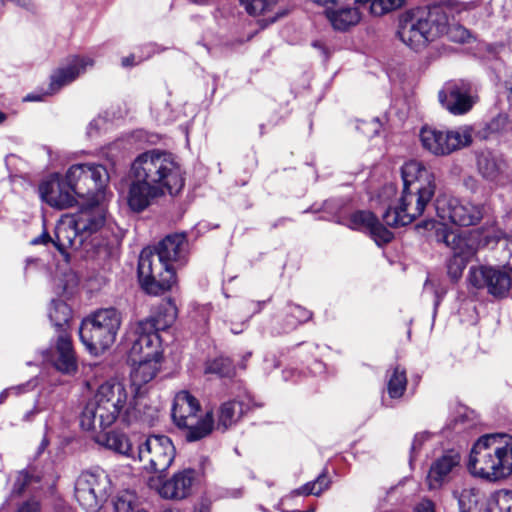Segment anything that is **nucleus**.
Here are the masks:
<instances>
[{
	"label": "nucleus",
	"mask_w": 512,
	"mask_h": 512,
	"mask_svg": "<svg viewBox=\"0 0 512 512\" xmlns=\"http://www.w3.org/2000/svg\"><path fill=\"white\" fill-rule=\"evenodd\" d=\"M128 207L140 213L157 203L166 192L174 196L184 187L181 166L168 152L152 149L138 155L131 165Z\"/></svg>",
	"instance_id": "1"
},
{
	"label": "nucleus",
	"mask_w": 512,
	"mask_h": 512,
	"mask_svg": "<svg viewBox=\"0 0 512 512\" xmlns=\"http://www.w3.org/2000/svg\"><path fill=\"white\" fill-rule=\"evenodd\" d=\"M401 176L402 193L383 214V221L390 227L408 225L421 216L436 191L434 173L420 161L406 162Z\"/></svg>",
	"instance_id": "2"
},
{
	"label": "nucleus",
	"mask_w": 512,
	"mask_h": 512,
	"mask_svg": "<svg viewBox=\"0 0 512 512\" xmlns=\"http://www.w3.org/2000/svg\"><path fill=\"white\" fill-rule=\"evenodd\" d=\"M188 244L184 234L167 235L154 248H144L138 261L141 288L155 284L157 288H172L179 284L177 269L187 262Z\"/></svg>",
	"instance_id": "3"
},
{
	"label": "nucleus",
	"mask_w": 512,
	"mask_h": 512,
	"mask_svg": "<svg viewBox=\"0 0 512 512\" xmlns=\"http://www.w3.org/2000/svg\"><path fill=\"white\" fill-rule=\"evenodd\" d=\"M469 473L488 482L512 475V436L502 433L482 435L473 444L467 462Z\"/></svg>",
	"instance_id": "4"
},
{
	"label": "nucleus",
	"mask_w": 512,
	"mask_h": 512,
	"mask_svg": "<svg viewBox=\"0 0 512 512\" xmlns=\"http://www.w3.org/2000/svg\"><path fill=\"white\" fill-rule=\"evenodd\" d=\"M96 206L90 202L82 206L75 214L65 215L55 228L53 244L68 260V248L80 249L84 257L94 259L96 256Z\"/></svg>",
	"instance_id": "5"
},
{
	"label": "nucleus",
	"mask_w": 512,
	"mask_h": 512,
	"mask_svg": "<svg viewBox=\"0 0 512 512\" xmlns=\"http://www.w3.org/2000/svg\"><path fill=\"white\" fill-rule=\"evenodd\" d=\"M444 19L438 3L430 5L427 10L407 11L400 18L398 36L412 50L421 51L441 38Z\"/></svg>",
	"instance_id": "6"
},
{
	"label": "nucleus",
	"mask_w": 512,
	"mask_h": 512,
	"mask_svg": "<svg viewBox=\"0 0 512 512\" xmlns=\"http://www.w3.org/2000/svg\"><path fill=\"white\" fill-rule=\"evenodd\" d=\"M200 412V403L190 392L183 390L175 395L172 419L179 429L186 430L185 439L188 442L199 441L213 430V413L208 411L199 415Z\"/></svg>",
	"instance_id": "7"
},
{
	"label": "nucleus",
	"mask_w": 512,
	"mask_h": 512,
	"mask_svg": "<svg viewBox=\"0 0 512 512\" xmlns=\"http://www.w3.org/2000/svg\"><path fill=\"white\" fill-rule=\"evenodd\" d=\"M127 391L118 379H110L98 387V411L101 425L110 426L116 419L130 425L139 417V411L132 401L127 402Z\"/></svg>",
	"instance_id": "8"
},
{
	"label": "nucleus",
	"mask_w": 512,
	"mask_h": 512,
	"mask_svg": "<svg viewBox=\"0 0 512 512\" xmlns=\"http://www.w3.org/2000/svg\"><path fill=\"white\" fill-rule=\"evenodd\" d=\"M100 168L101 166L98 165V186L108 182L109 179L107 170L102 168L105 174L103 177ZM100 198L107 200V193L98 187V202ZM122 238V230L106 216L104 208L98 203V258L103 257L105 260L103 269H111L113 263L118 260Z\"/></svg>",
	"instance_id": "9"
},
{
	"label": "nucleus",
	"mask_w": 512,
	"mask_h": 512,
	"mask_svg": "<svg viewBox=\"0 0 512 512\" xmlns=\"http://www.w3.org/2000/svg\"><path fill=\"white\" fill-rule=\"evenodd\" d=\"M422 147L435 156H446L472 143V129L461 126L452 130H439L425 126L420 130Z\"/></svg>",
	"instance_id": "10"
},
{
	"label": "nucleus",
	"mask_w": 512,
	"mask_h": 512,
	"mask_svg": "<svg viewBox=\"0 0 512 512\" xmlns=\"http://www.w3.org/2000/svg\"><path fill=\"white\" fill-rule=\"evenodd\" d=\"M357 7H343L339 9L328 8L327 18L336 30H346L357 24L361 18L362 11L371 15L381 16L404 5V0H355Z\"/></svg>",
	"instance_id": "11"
},
{
	"label": "nucleus",
	"mask_w": 512,
	"mask_h": 512,
	"mask_svg": "<svg viewBox=\"0 0 512 512\" xmlns=\"http://www.w3.org/2000/svg\"><path fill=\"white\" fill-rule=\"evenodd\" d=\"M435 210L444 224L451 223L463 227L478 224L484 215L482 204L447 195L436 199Z\"/></svg>",
	"instance_id": "12"
},
{
	"label": "nucleus",
	"mask_w": 512,
	"mask_h": 512,
	"mask_svg": "<svg viewBox=\"0 0 512 512\" xmlns=\"http://www.w3.org/2000/svg\"><path fill=\"white\" fill-rule=\"evenodd\" d=\"M175 458V447L168 436L150 435L139 445L137 459L149 472H164Z\"/></svg>",
	"instance_id": "13"
},
{
	"label": "nucleus",
	"mask_w": 512,
	"mask_h": 512,
	"mask_svg": "<svg viewBox=\"0 0 512 512\" xmlns=\"http://www.w3.org/2000/svg\"><path fill=\"white\" fill-rule=\"evenodd\" d=\"M206 464H209V460L203 457L200 462V471L185 468L174 473L169 479L159 481L158 485H155L154 480L151 479L150 485L155 487L158 494L164 499L177 501L186 499L192 494L199 476L204 474Z\"/></svg>",
	"instance_id": "14"
},
{
	"label": "nucleus",
	"mask_w": 512,
	"mask_h": 512,
	"mask_svg": "<svg viewBox=\"0 0 512 512\" xmlns=\"http://www.w3.org/2000/svg\"><path fill=\"white\" fill-rule=\"evenodd\" d=\"M441 105L453 115L469 112L477 101L470 83L459 80L447 82L438 93Z\"/></svg>",
	"instance_id": "15"
},
{
	"label": "nucleus",
	"mask_w": 512,
	"mask_h": 512,
	"mask_svg": "<svg viewBox=\"0 0 512 512\" xmlns=\"http://www.w3.org/2000/svg\"><path fill=\"white\" fill-rule=\"evenodd\" d=\"M42 201L57 209H66L74 205L75 192L69 183L58 174L52 175L39 185Z\"/></svg>",
	"instance_id": "16"
},
{
	"label": "nucleus",
	"mask_w": 512,
	"mask_h": 512,
	"mask_svg": "<svg viewBox=\"0 0 512 512\" xmlns=\"http://www.w3.org/2000/svg\"><path fill=\"white\" fill-rule=\"evenodd\" d=\"M468 281L473 288H510L512 272L502 266H472L469 269Z\"/></svg>",
	"instance_id": "17"
},
{
	"label": "nucleus",
	"mask_w": 512,
	"mask_h": 512,
	"mask_svg": "<svg viewBox=\"0 0 512 512\" xmlns=\"http://www.w3.org/2000/svg\"><path fill=\"white\" fill-rule=\"evenodd\" d=\"M461 455L455 450H448L436 458L428 471L426 482L430 490H438L448 483L459 469Z\"/></svg>",
	"instance_id": "18"
},
{
	"label": "nucleus",
	"mask_w": 512,
	"mask_h": 512,
	"mask_svg": "<svg viewBox=\"0 0 512 512\" xmlns=\"http://www.w3.org/2000/svg\"><path fill=\"white\" fill-rule=\"evenodd\" d=\"M197 4H209L214 0H193ZM247 13L253 17H262L259 20L261 28L274 23L287 14L285 7L277 0H240Z\"/></svg>",
	"instance_id": "19"
},
{
	"label": "nucleus",
	"mask_w": 512,
	"mask_h": 512,
	"mask_svg": "<svg viewBox=\"0 0 512 512\" xmlns=\"http://www.w3.org/2000/svg\"><path fill=\"white\" fill-rule=\"evenodd\" d=\"M135 336L128 353V361L162 357L161 339L157 333L151 332L148 329H141V324L138 323Z\"/></svg>",
	"instance_id": "20"
},
{
	"label": "nucleus",
	"mask_w": 512,
	"mask_h": 512,
	"mask_svg": "<svg viewBox=\"0 0 512 512\" xmlns=\"http://www.w3.org/2000/svg\"><path fill=\"white\" fill-rule=\"evenodd\" d=\"M44 357L63 374H72L77 370L76 358L69 333L59 334L55 351L46 350Z\"/></svg>",
	"instance_id": "21"
},
{
	"label": "nucleus",
	"mask_w": 512,
	"mask_h": 512,
	"mask_svg": "<svg viewBox=\"0 0 512 512\" xmlns=\"http://www.w3.org/2000/svg\"><path fill=\"white\" fill-rule=\"evenodd\" d=\"M345 225L354 230L366 231L380 243H388L393 234L385 228L370 211L359 210L353 212L346 220Z\"/></svg>",
	"instance_id": "22"
},
{
	"label": "nucleus",
	"mask_w": 512,
	"mask_h": 512,
	"mask_svg": "<svg viewBox=\"0 0 512 512\" xmlns=\"http://www.w3.org/2000/svg\"><path fill=\"white\" fill-rule=\"evenodd\" d=\"M94 62L91 58L73 56L68 61L58 67L51 75L50 90L54 93L62 87L70 84L78 78L86 69L92 68Z\"/></svg>",
	"instance_id": "23"
},
{
	"label": "nucleus",
	"mask_w": 512,
	"mask_h": 512,
	"mask_svg": "<svg viewBox=\"0 0 512 512\" xmlns=\"http://www.w3.org/2000/svg\"><path fill=\"white\" fill-rule=\"evenodd\" d=\"M444 242L453 250V258L449 261L447 269L452 281H456L461 277L466 262L474 255L475 250L467 244L465 238L452 232L444 235Z\"/></svg>",
	"instance_id": "24"
},
{
	"label": "nucleus",
	"mask_w": 512,
	"mask_h": 512,
	"mask_svg": "<svg viewBox=\"0 0 512 512\" xmlns=\"http://www.w3.org/2000/svg\"><path fill=\"white\" fill-rule=\"evenodd\" d=\"M438 6L441 8L445 18V27L441 33V38L447 37L448 40L456 43L468 42L471 37L469 30L454 22V17L462 11L463 4L457 0H444L438 2Z\"/></svg>",
	"instance_id": "25"
},
{
	"label": "nucleus",
	"mask_w": 512,
	"mask_h": 512,
	"mask_svg": "<svg viewBox=\"0 0 512 512\" xmlns=\"http://www.w3.org/2000/svg\"><path fill=\"white\" fill-rule=\"evenodd\" d=\"M121 325V315L115 308L98 310V345L104 351L113 346Z\"/></svg>",
	"instance_id": "26"
},
{
	"label": "nucleus",
	"mask_w": 512,
	"mask_h": 512,
	"mask_svg": "<svg viewBox=\"0 0 512 512\" xmlns=\"http://www.w3.org/2000/svg\"><path fill=\"white\" fill-rule=\"evenodd\" d=\"M72 290H62V293L53 298L48 308V317L59 334L68 333L72 320L73 310L67 301L72 296Z\"/></svg>",
	"instance_id": "27"
},
{
	"label": "nucleus",
	"mask_w": 512,
	"mask_h": 512,
	"mask_svg": "<svg viewBox=\"0 0 512 512\" xmlns=\"http://www.w3.org/2000/svg\"><path fill=\"white\" fill-rule=\"evenodd\" d=\"M77 195L88 193L96 187V165L84 163L72 165L64 178Z\"/></svg>",
	"instance_id": "28"
},
{
	"label": "nucleus",
	"mask_w": 512,
	"mask_h": 512,
	"mask_svg": "<svg viewBox=\"0 0 512 512\" xmlns=\"http://www.w3.org/2000/svg\"><path fill=\"white\" fill-rule=\"evenodd\" d=\"M176 317V305L170 299H167L161 301L148 318L138 323L141 324V329H148L158 334L159 331L169 328L175 322Z\"/></svg>",
	"instance_id": "29"
},
{
	"label": "nucleus",
	"mask_w": 512,
	"mask_h": 512,
	"mask_svg": "<svg viewBox=\"0 0 512 512\" xmlns=\"http://www.w3.org/2000/svg\"><path fill=\"white\" fill-rule=\"evenodd\" d=\"M162 360L163 356L128 361L131 365V385L136 391L156 377L161 369Z\"/></svg>",
	"instance_id": "30"
},
{
	"label": "nucleus",
	"mask_w": 512,
	"mask_h": 512,
	"mask_svg": "<svg viewBox=\"0 0 512 512\" xmlns=\"http://www.w3.org/2000/svg\"><path fill=\"white\" fill-rule=\"evenodd\" d=\"M311 318V311L300 305L289 304L275 319L273 329L277 334L288 333L296 329L299 325L309 321Z\"/></svg>",
	"instance_id": "31"
},
{
	"label": "nucleus",
	"mask_w": 512,
	"mask_h": 512,
	"mask_svg": "<svg viewBox=\"0 0 512 512\" xmlns=\"http://www.w3.org/2000/svg\"><path fill=\"white\" fill-rule=\"evenodd\" d=\"M98 445L103 446L116 454L128 458H135L130 439L123 432L116 430L101 432L98 434Z\"/></svg>",
	"instance_id": "32"
},
{
	"label": "nucleus",
	"mask_w": 512,
	"mask_h": 512,
	"mask_svg": "<svg viewBox=\"0 0 512 512\" xmlns=\"http://www.w3.org/2000/svg\"><path fill=\"white\" fill-rule=\"evenodd\" d=\"M95 475L82 473L75 483V497L86 512H96Z\"/></svg>",
	"instance_id": "33"
},
{
	"label": "nucleus",
	"mask_w": 512,
	"mask_h": 512,
	"mask_svg": "<svg viewBox=\"0 0 512 512\" xmlns=\"http://www.w3.org/2000/svg\"><path fill=\"white\" fill-rule=\"evenodd\" d=\"M505 168L506 163L498 154L491 151H482L477 156L478 172L488 181H496Z\"/></svg>",
	"instance_id": "34"
},
{
	"label": "nucleus",
	"mask_w": 512,
	"mask_h": 512,
	"mask_svg": "<svg viewBox=\"0 0 512 512\" xmlns=\"http://www.w3.org/2000/svg\"><path fill=\"white\" fill-rule=\"evenodd\" d=\"M243 414V404L238 401L224 402L218 411L217 429L226 431L235 425Z\"/></svg>",
	"instance_id": "35"
},
{
	"label": "nucleus",
	"mask_w": 512,
	"mask_h": 512,
	"mask_svg": "<svg viewBox=\"0 0 512 512\" xmlns=\"http://www.w3.org/2000/svg\"><path fill=\"white\" fill-rule=\"evenodd\" d=\"M387 393L392 399L401 398L407 388L406 369L400 365H396L387 370Z\"/></svg>",
	"instance_id": "36"
},
{
	"label": "nucleus",
	"mask_w": 512,
	"mask_h": 512,
	"mask_svg": "<svg viewBox=\"0 0 512 512\" xmlns=\"http://www.w3.org/2000/svg\"><path fill=\"white\" fill-rule=\"evenodd\" d=\"M114 512H148L137 500V496L128 490L118 493L112 501Z\"/></svg>",
	"instance_id": "37"
},
{
	"label": "nucleus",
	"mask_w": 512,
	"mask_h": 512,
	"mask_svg": "<svg viewBox=\"0 0 512 512\" xmlns=\"http://www.w3.org/2000/svg\"><path fill=\"white\" fill-rule=\"evenodd\" d=\"M486 512H512V491L501 489L490 495Z\"/></svg>",
	"instance_id": "38"
},
{
	"label": "nucleus",
	"mask_w": 512,
	"mask_h": 512,
	"mask_svg": "<svg viewBox=\"0 0 512 512\" xmlns=\"http://www.w3.org/2000/svg\"><path fill=\"white\" fill-rule=\"evenodd\" d=\"M204 373L230 378L235 374V367L229 358L220 356L206 361Z\"/></svg>",
	"instance_id": "39"
},
{
	"label": "nucleus",
	"mask_w": 512,
	"mask_h": 512,
	"mask_svg": "<svg viewBox=\"0 0 512 512\" xmlns=\"http://www.w3.org/2000/svg\"><path fill=\"white\" fill-rule=\"evenodd\" d=\"M96 328V311L84 318L79 327V338L83 345L93 353L96 350L93 331Z\"/></svg>",
	"instance_id": "40"
},
{
	"label": "nucleus",
	"mask_w": 512,
	"mask_h": 512,
	"mask_svg": "<svg viewBox=\"0 0 512 512\" xmlns=\"http://www.w3.org/2000/svg\"><path fill=\"white\" fill-rule=\"evenodd\" d=\"M96 417V399L93 397L88 400L79 416V424L82 430L93 431L94 420Z\"/></svg>",
	"instance_id": "41"
},
{
	"label": "nucleus",
	"mask_w": 512,
	"mask_h": 512,
	"mask_svg": "<svg viewBox=\"0 0 512 512\" xmlns=\"http://www.w3.org/2000/svg\"><path fill=\"white\" fill-rule=\"evenodd\" d=\"M506 238L507 236L501 229L497 227H490L482 232L479 238V245L488 248H493L495 245L501 246L502 241Z\"/></svg>",
	"instance_id": "42"
},
{
	"label": "nucleus",
	"mask_w": 512,
	"mask_h": 512,
	"mask_svg": "<svg viewBox=\"0 0 512 512\" xmlns=\"http://www.w3.org/2000/svg\"><path fill=\"white\" fill-rule=\"evenodd\" d=\"M509 126L510 124L508 115L506 113H499L486 124V136L490 134L503 133Z\"/></svg>",
	"instance_id": "43"
},
{
	"label": "nucleus",
	"mask_w": 512,
	"mask_h": 512,
	"mask_svg": "<svg viewBox=\"0 0 512 512\" xmlns=\"http://www.w3.org/2000/svg\"><path fill=\"white\" fill-rule=\"evenodd\" d=\"M39 480L40 479L38 477H34L27 471L23 470L17 476L13 485L12 492L14 495H21L32 481L39 482Z\"/></svg>",
	"instance_id": "44"
},
{
	"label": "nucleus",
	"mask_w": 512,
	"mask_h": 512,
	"mask_svg": "<svg viewBox=\"0 0 512 512\" xmlns=\"http://www.w3.org/2000/svg\"><path fill=\"white\" fill-rule=\"evenodd\" d=\"M502 256L501 260L505 262L502 267L512 272V237H507L502 241Z\"/></svg>",
	"instance_id": "45"
},
{
	"label": "nucleus",
	"mask_w": 512,
	"mask_h": 512,
	"mask_svg": "<svg viewBox=\"0 0 512 512\" xmlns=\"http://www.w3.org/2000/svg\"><path fill=\"white\" fill-rule=\"evenodd\" d=\"M430 434L428 432H420L414 436L411 444V454H416L420 451L422 445L429 439Z\"/></svg>",
	"instance_id": "46"
},
{
	"label": "nucleus",
	"mask_w": 512,
	"mask_h": 512,
	"mask_svg": "<svg viewBox=\"0 0 512 512\" xmlns=\"http://www.w3.org/2000/svg\"><path fill=\"white\" fill-rule=\"evenodd\" d=\"M296 494L299 495H315L319 496L321 494V488H316V479L314 481L308 482L301 486L299 489L295 491Z\"/></svg>",
	"instance_id": "47"
},
{
	"label": "nucleus",
	"mask_w": 512,
	"mask_h": 512,
	"mask_svg": "<svg viewBox=\"0 0 512 512\" xmlns=\"http://www.w3.org/2000/svg\"><path fill=\"white\" fill-rule=\"evenodd\" d=\"M414 512H435V504L429 499H423L417 504Z\"/></svg>",
	"instance_id": "48"
},
{
	"label": "nucleus",
	"mask_w": 512,
	"mask_h": 512,
	"mask_svg": "<svg viewBox=\"0 0 512 512\" xmlns=\"http://www.w3.org/2000/svg\"><path fill=\"white\" fill-rule=\"evenodd\" d=\"M330 486V480L326 474V472H322L317 478H316V488H321V493L325 490H327Z\"/></svg>",
	"instance_id": "49"
},
{
	"label": "nucleus",
	"mask_w": 512,
	"mask_h": 512,
	"mask_svg": "<svg viewBox=\"0 0 512 512\" xmlns=\"http://www.w3.org/2000/svg\"><path fill=\"white\" fill-rule=\"evenodd\" d=\"M53 239L54 238H51L50 235L47 233V232H43L40 236L34 238L32 241H31V244L32 245H38V244H48L49 242H52L53 243Z\"/></svg>",
	"instance_id": "50"
},
{
	"label": "nucleus",
	"mask_w": 512,
	"mask_h": 512,
	"mask_svg": "<svg viewBox=\"0 0 512 512\" xmlns=\"http://www.w3.org/2000/svg\"><path fill=\"white\" fill-rule=\"evenodd\" d=\"M16 512H38L37 503L25 502Z\"/></svg>",
	"instance_id": "51"
},
{
	"label": "nucleus",
	"mask_w": 512,
	"mask_h": 512,
	"mask_svg": "<svg viewBox=\"0 0 512 512\" xmlns=\"http://www.w3.org/2000/svg\"><path fill=\"white\" fill-rule=\"evenodd\" d=\"M39 412H40V409L37 407V402H36L34 407L24 414L23 421H25V422H32L34 420V417Z\"/></svg>",
	"instance_id": "52"
},
{
	"label": "nucleus",
	"mask_w": 512,
	"mask_h": 512,
	"mask_svg": "<svg viewBox=\"0 0 512 512\" xmlns=\"http://www.w3.org/2000/svg\"><path fill=\"white\" fill-rule=\"evenodd\" d=\"M510 290H488V292L495 299H503L509 296Z\"/></svg>",
	"instance_id": "53"
},
{
	"label": "nucleus",
	"mask_w": 512,
	"mask_h": 512,
	"mask_svg": "<svg viewBox=\"0 0 512 512\" xmlns=\"http://www.w3.org/2000/svg\"><path fill=\"white\" fill-rule=\"evenodd\" d=\"M469 494V492L467 491H463L461 493V496L458 500V503H459V512H468L466 509H465V502H464V499L465 497Z\"/></svg>",
	"instance_id": "54"
},
{
	"label": "nucleus",
	"mask_w": 512,
	"mask_h": 512,
	"mask_svg": "<svg viewBox=\"0 0 512 512\" xmlns=\"http://www.w3.org/2000/svg\"><path fill=\"white\" fill-rule=\"evenodd\" d=\"M48 445H49V440H48V438L45 436V437L42 439V441H41V443H40V445H39V447H38V449H37V453H36V455H37V456L41 455V454L44 452V450L47 448V446H48Z\"/></svg>",
	"instance_id": "55"
},
{
	"label": "nucleus",
	"mask_w": 512,
	"mask_h": 512,
	"mask_svg": "<svg viewBox=\"0 0 512 512\" xmlns=\"http://www.w3.org/2000/svg\"><path fill=\"white\" fill-rule=\"evenodd\" d=\"M505 88L507 91L508 101L512 105V78L505 82Z\"/></svg>",
	"instance_id": "56"
},
{
	"label": "nucleus",
	"mask_w": 512,
	"mask_h": 512,
	"mask_svg": "<svg viewBox=\"0 0 512 512\" xmlns=\"http://www.w3.org/2000/svg\"><path fill=\"white\" fill-rule=\"evenodd\" d=\"M442 297H443V293L440 294L436 291L435 300H434V315L436 314L437 307L440 304Z\"/></svg>",
	"instance_id": "57"
},
{
	"label": "nucleus",
	"mask_w": 512,
	"mask_h": 512,
	"mask_svg": "<svg viewBox=\"0 0 512 512\" xmlns=\"http://www.w3.org/2000/svg\"><path fill=\"white\" fill-rule=\"evenodd\" d=\"M25 101H41L42 100V96L41 95H36V94H28L25 98H24Z\"/></svg>",
	"instance_id": "58"
},
{
	"label": "nucleus",
	"mask_w": 512,
	"mask_h": 512,
	"mask_svg": "<svg viewBox=\"0 0 512 512\" xmlns=\"http://www.w3.org/2000/svg\"><path fill=\"white\" fill-rule=\"evenodd\" d=\"M133 62H134V57L133 56H130V57H126L122 60V65L124 67H128V66H132L133 65Z\"/></svg>",
	"instance_id": "59"
},
{
	"label": "nucleus",
	"mask_w": 512,
	"mask_h": 512,
	"mask_svg": "<svg viewBox=\"0 0 512 512\" xmlns=\"http://www.w3.org/2000/svg\"><path fill=\"white\" fill-rule=\"evenodd\" d=\"M94 129H95L94 123H93V121H91L87 127V132H86L88 137L92 136Z\"/></svg>",
	"instance_id": "60"
},
{
	"label": "nucleus",
	"mask_w": 512,
	"mask_h": 512,
	"mask_svg": "<svg viewBox=\"0 0 512 512\" xmlns=\"http://www.w3.org/2000/svg\"><path fill=\"white\" fill-rule=\"evenodd\" d=\"M8 397V390H4L0 393V404H2Z\"/></svg>",
	"instance_id": "61"
},
{
	"label": "nucleus",
	"mask_w": 512,
	"mask_h": 512,
	"mask_svg": "<svg viewBox=\"0 0 512 512\" xmlns=\"http://www.w3.org/2000/svg\"><path fill=\"white\" fill-rule=\"evenodd\" d=\"M6 119L5 113L0 111V123H2Z\"/></svg>",
	"instance_id": "62"
},
{
	"label": "nucleus",
	"mask_w": 512,
	"mask_h": 512,
	"mask_svg": "<svg viewBox=\"0 0 512 512\" xmlns=\"http://www.w3.org/2000/svg\"><path fill=\"white\" fill-rule=\"evenodd\" d=\"M145 291H146L148 294H151V295H152V294H153V295H158L157 290H150V289H147V290H145Z\"/></svg>",
	"instance_id": "63"
},
{
	"label": "nucleus",
	"mask_w": 512,
	"mask_h": 512,
	"mask_svg": "<svg viewBox=\"0 0 512 512\" xmlns=\"http://www.w3.org/2000/svg\"><path fill=\"white\" fill-rule=\"evenodd\" d=\"M197 512H209L206 507H201Z\"/></svg>",
	"instance_id": "64"
}]
</instances>
